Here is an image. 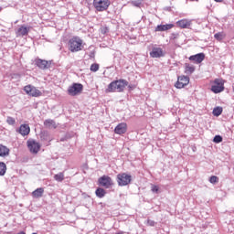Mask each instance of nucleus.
<instances>
[{
  "instance_id": "0eeeda50",
  "label": "nucleus",
  "mask_w": 234,
  "mask_h": 234,
  "mask_svg": "<svg viewBox=\"0 0 234 234\" xmlns=\"http://www.w3.org/2000/svg\"><path fill=\"white\" fill-rule=\"evenodd\" d=\"M212 92L215 94H218L219 92H222L224 90V80L220 79H216L214 80V85L211 87Z\"/></svg>"
},
{
  "instance_id": "39448f33",
  "label": "nucleus",
  "mask_w": 234,
  "mask_h": 234,
  "mask_svg": "<svg viewBox=\"0 0 234 234\" xmlns=\"http://www.w3.org/2000/svg\"><path fill=\"white\" fill-rule=\"evenodd\" d=\"M132 176L131 175L122 173L117 175V184L118 186H129L131 184Z\"/></svg>"
},
{
  "instance_id": "4468645a",
  "label": "nucleus",
  "mask_w": 234,
  "mask_h": 234,
  "mask_svg": "<svg viewBox=\"0 0 234 234\" xmlns=\"http://www.w3.org/2000/svg\"><path fill=\"white\" fill-rule=\"evenodd\" d=\"M30 32V27H27L25 26H21L17 31H16V37H24V36H28V33Z\"/></svg>"
},
{
  "instance_id": "a878e982",
  "label": "nucleus",
  "mask_w": 234,
  "mask_h": 234,
  "mask_svg": "<svg viewBox=\"0 0 234 234\" xmlns=\"http://www.w3.org/2000/svg\"><path fill=\"white\" fill-rule=\"evenodd\" d=\"M214 116H220L222 114V107H216L212 112Z\"/></svg>"
},
{
  "instance_id": "a211bd4d",
  "label": "nucleus",
  "mask_w": 234,
  "mask_h": 234,
  "mask_svg": "<svg viewBox=\"0 0 234 234\" xmlns=\"http://www.w3.org/2000/svg\"><path fill=\"white\" fill-rule=\"evenodd\" d=\"M173 24H166V25H159L156 27V32H165V30H171L173 28Z\"/></svg>"
},
{
  "instance_id": "f03ea898",
  "label": "nucleus",
  "mask_w": 234,
  "mask_h": 234,
  "mask_svg": "<svg viewBox=\"0 0 234 234\" xmlns=\"http://www.w3.org/2000/svg\"><path fill=\"white\" fill-rule=\"evenodd\" d=\"M68 46L70 52H80L83 50V40L80 37H73L69 40Z\"/></svg>"
},
{
  "instance_id": "b1692460",
  "label": "nucleus",
  "mask_w": 234,
  "mask_h": 234,
  "mask_svg": "<svg viewBox=\"0 0 234 234\" xmlns=\"http://www.w3.org/2000/svg\"><path fill=\"white\" fill-rule=\"evenodd\" d=\"M6 174V164L0 162V176H5Z\"/></svg>"
},
{
  "instance_id": "423d86ee",
  "label": "nucleus",
  "mask_w": 234,
  "mask_h": 234,
  "mask_svg": "<svg viewBox=\"0 0 234 234\" xmlns=\"http://www.w3.org/2000/svg\"><path fill=\"white\" fill-rule=\"evenodd\" d=\"M24 90L28 96H32L33 98H39L41 96V90H37L36 87L32 85H27L24 87Z\"/></svg>"
},
{
  "instance_id": "20e7f679",
  "label": "nucleus",
  "mask_w": 234,
  "mask_h": 234,
  "mask_svg": "<svg viewBox=\"0 0 234 234\" xmlns=\"http://www.w3.org/2000/svg\"><path fill=\"white\" fill-rule=\"evenodd\" d=\"M83 90V84L81 83H73L68 89V94L69 96H78V94H81Z\"/></svg>"
},
{
  "instance_id": "9b49d317",
  "label": "nucleus",
  "mask_w": 234,
  "mask_h": 234,
  "mask_svg": "<svg viewBox=\"0 0 234 234\" xmlns=\"http://www.w3.org/2000/svg\"><path fill=\"white\" fill-rule=\"evenodd\" d=\"M151 58H164L165 56V52L162 48H153L152 51L150 52Z\"/></svg>"
},
{
  "instance_id": "1a4fd4ad",
  "label": "nucleus",
  "mask_w": 234,
  "mask_h": 234,
  "mask_svg": "<svg viewBox=\"0 0 234 234\" xmlns=\"http://www.w3.org/2000/svg\"><path fill=\"white\" fill-rule=\"evenodd\" d=\"M186 85H189V77L180 76L178 77L177 81L175 84V87L176 89H184V87H186Z\"/></svg>"
},
{
  "instance_id": "f3484780",
  "label": "nucleus",
  "mask_w": 234,
  "mask_h": 234,
  "mask_svg": "<svg viewBox=\"0 0 234 234\" xmlns=\"http://www.w3.org/2000/svg\"><path fill=\"white\" fill-rule=\"evenodd\" d=\"M176 25L180 28H189V27H191V20L181 19L176 22Z\"/></svg>"
},
{
  "instance_id": "ddd939ff",
  "label": "nucleus",
  "mask_w": 234,
  "mask_h": 234,
  "mask_svg": "<svg viewBox=\"0 0 234 234\" xmlns=\"http://www.w3.org/2000/svg\"><path fill=\"white\" fill-rule=\"evenodd\" d=\"M115 134H125L127 133V123H119L114 129Z\"/></svg>"
},
{
  "instance_id": "2f4dec72",
  "label": "nucleus",
  "mask_w": 234,
  "mask_h": 234,
  "mask_svg": "<svg viewBox=\"0 0 234 234\" xmlns=\"http://www.w3.org/2000/svg\"><path fill=\"white\" fill-rule=\"evenodd\" d=\"M213 142H214V144H220L222 142V136L215 135Z\"/></svg>"
},
{
  "instance_id": "bb28decb",
  "label": "nucleus",
  "mask_w": 234,
  "mask_h": 234,
  "mask_svg": "<svg viewBox=\"0 0 234 234\" xmlns=\"http://www.w3.org/2000/svg\"><path fill=\"white\" fill-rule=\"evenodd\" d=\"M40 138L41 140H44V142L50 140V138L48 137V132H42L40 134Z\"/></svg>"
},
{
  "instance_id": "c85d7f7f",
  "label": "nucleus",
  "mask_w": 234,
  "mask_h": 234,
  "mask_svg": "<svg viewBox=\"0 0 234 234\" xmlns=\"http://www.w3.org/2000/svg\"><path fill=\"white\" fill-rule=\"evenodd\" d=\"M214 37H215V39H217L218 41H222V39H224V34H223V33H220V32L216 33V34L214 35Z\"/></svg>"
},
{
  "instance_id": "5701e85b",
  "label": "nucleus",
  "mask_w": 234,
  "mask_h": 234,
  "mask_svg": "<svg viewBox=\"0 0 234 234\" xmlns=\"http://www.w3.org/2000/svg\"><path fill=\"white\" fill-rule=\"evenodd\" d=\"M95 195H96V197H98V198H103V197H105V195H107V192L105 191V189H103L101 187H98L95 191Z\"/></svg>"
},
{
  "instance_id": "4c0bfd02",
  "label": "nucleus",
  "mask_w": 234,
  "mask_h": 234,
  "mask_svg": "<svg viewBox=\"0 0 234 234\" xmlns=\"http://www.w3.org/2000/svg\"><path fill=\"white\" fill-rule=\"evenodd\" d=\"M190 1H195V0H190Z\"/></svg>"
},
{
  "instance_id": "72a5a7b5",
  "label": "nucleus",
  "mask_w": 234,
  "mask_h": 234,
  "mask_svg": "<svg viewBox=\"0 0 234 234\" xmlns=\"http://www.w3.org/2000/svg\"><path fill=\"white\" fill-rule=\"evenodd\" d=\"M101 34H107V32H109V27H102L101 28Z\"/></svg>"
},
{
  "instance_id": "4be33fe9",
  "label": "nucleus",
  "mask_w": 234,
  "mask_h": 234,
  "mask_svg": "<svg viewBox=\"0 0 234 234\" xmlns=\"http://www.w3.org/2000/svg\"><path fill=\"white\" fill-rule=\"evenodd\" d=\"M43 193H45V189H43V187H39L33 191L32 195L35 198H41V197H43Z\"/></svg>"
},
{
  "instance_id": "dca6fc26",
  "label": "nucleus",
  "mask_w": 234,
  "mask_h": 234,
  "mask_svg": "<svg viewBox=\"0 0 234 234\" xmlns=\"http://www.w3.org/2000/svg\"><path fill=\"white\" fill-rule=\"evenodd\" d=\"M18 133L22 136H27V134H30V126L28 124H22L18 129Z\"/></svg>"
},
{
  "instance_id": "f8f14e48",
  "label": "nucleus",
  "mask_w": 234,
  "mask_h": 234,
  "mask_svg": "<svg viewBox=\"0 0 234 234\" xmlns=\"http://www.w3.org/2000/svg\"><path fill=\"white\" fill-rule=\"evenodd\" d=\"M204 59H206V55L204 53H198L189 57L190 61H194V63H197V64L202 63Z\"/></svg>"
},
{
  "instance_id": "2eb2a0df",
  "label": "nucleus",
  "mask_w": 234,
  "mask_h": 234,
  "mask_svg": "<svg viewBox=\"0 0 234 234\" xmlns=\"http://www.w3.org/2000/svg\"><path fill=\"white\" fill-rule=\"evenodd\" d=\"M36 65L42 70H45L46 69H48V67H50V62L38 58L36 60Z\"/></svg>"
},
{
  "instance_id": "473e14b6",
  "label": "nucleus",
  "mask_w": 234,
  "mask_h": 234,
  "mask_svg": "<svg viewBox=\"0 0 234 234\" xmlns=\"http://www.w3.org/2000/svg\"><path fill=\"white\" fill-rule=\"evenodd\" d=\"M6 122L8 125H15L16 124V119L12 117H7Z\"/></svg>"
},
{
  "instance_id": "6e6552de",
  "label": "nucleus",
  "mask_w": 234,
  "mask_h": 234,
  "mask_svg": "<svg viewBox=\"0 0 234 234\" xmlns=\"http://www.w3.org/2000/svg\"><path fill=\"white\" fill-rule=\"evenodd\" d=\"M98 183L102 187H105L106 189H109L111 186H113L114 183H112V178L109 176H102L98 179Z\"/></svg>"
},
{
  "instance_id": "cd10ccee",
  "label": "nucleus",
  "mask_w": 234,
  "mask_h": 234,
  "mask_svg": "<svg viewBox=\"0 0 234 234\" xmlns=\"http://www.w3.org/2000/svg\"><path fill=\"white\" fill-rule=\"evenodd\" d=\"M142 3H144V0H133V1H132L133 6H136L137 8H140L142 6Z\"/></svg>"
},
{
  "instance_id": "6ab92c4d",
  "label": "nucleus",
  "mask_w": 234,
  "mask_h": 234,
  "mask_svg": "<svg viewBox=\"0 0 234 234\" xmlns=\"http://www.w3.org/2000/svg\"><path fill=\"white\" fill-rule=\"evenodd\" d=\"M44 125L45 127H47V129H56V127H58L56 125V122L51 119H47L46 121H44Z\"/></svg>"
},
{
  "instance_id": "7ed1b4c3",
  "label": "nucleus",
  "mask_w": 234,
  "mask_h": 234,
  "mask_svg": "<svg viewBox=\"0 0 234 234\" xmlns=\"http://www.w3.org/2000/svg\"><path fill=\"white\" fill-rule=\"evenodd\" d=\"M93 6L98 12H105L111 6V0H93Z\"/></svg>"
},
{
  "instance_id": "f257e3e1",
  "label": "nucleus",
  "mask_w": 234,
  "mask_h": 234,
  "mask_svg": "<svg viewBox=\"0 0 234 234\" xmlns=\"http://www.w3.org/2000/svg\"><path fill=\"white\" fill-rule=\"evenodd\" d=\"M127 85H129V81L125 80H113L108 85L106 92H123Z\"/></svg>"
},
{
  "instance_id": "393cba45",
  "label": "nucleus",
  "mask_w": 234,
  "mask_h": 234,
  "mask_svg": "<svg viewBox=\"0 0 234 234\" xmlns=\"http://www.w3.org/2000/svg\"><path fill=\"white\" fill-rule=\"evenodd\" d=\"M54 179L57 180V182H63V180H65V175L63 173H58L54 176Z\"/></svg>"
},
{
  "instance_id": "7c9ffc66",
  "label": "nucleus",
  "mask_w": 234,
  "mask_h": 234,
  "mask_svg": "<svg viewBox=\"0 0 234 234\" xmlns=\"http://www.w3.org/2000/svg\"><path fill=\"white\" fill-rule=\"evenodd\" d=\"M210 184H218V177L217 176H212L209 178Z\"/></svg>"
},
{
  "instance_id": "f704fd0d",
  "label": "nucleus",
  "mask_w": 234,
  "mask_h": 234,
  "mask_svg": "<svg viewBox=\"0 0 234 234\" xmlns=\"http://www.w3.org/2000/svg\"><path fill=\"white\" fill-rule=\"evenodd\" d=\"M147 224L148 226L154 227L156 222H154V220L148 219Z\"/></svg>"
},
{
  "instance_id": "412c9836",
  "label": "nucleus",
  "mask_w": 234,
  "mask_h": 234,
  "mask_svg": "<svg viewBox=\"0 0 234 234\" xmlns=\"http://www.w3.org/2000/svg\"><path fill=\"white\" fill-rule=\"evenodd\" d=\"M196 68L189 63H186L185 64V72L187 74V76H191V74H193V72H195Z\"/></svg>"
},
{
  "instance_id": "aec40b11",
  "label": "nucleus",
  "mask_w": 234,
  "mask_h": 234,
  "mask_svg": "<svg viewBox=\"0 0 234 234\" xmlns=\"http://www.w3.org/2000/svg\"><path fill=\"white\" fill-rule=\"evenodd\" d=\"M9 154L10 149L3 144H0V156H2V158H5V156H8Z\"/></svg>"
},
{
  "instance_id": "c756f323",
  "label": "nucleus",
  "mask_w": 234,
  "mask_h": 234,
  "mask_svg": "<svg viewBox=\"0 0 234 234\" xmlns=\"http://www.w3.org/2000/svg\"><path fill=\"white\" fill-rule=\"evenodd\" d=\"M91 72H98L100 70V65L99 64H91L90 69Z\"/></svg>"
},
{
  "instance_id": "e433bc0d",
  "label": "nucleus",
  "mask_w": 234,
  "mask_h": 234,
  "mask_svg": "<svg viewBox=\"0 0 234 234\" xmlns=\"http://www.w3.org/2000/svg\"><path fill=\"white\" fill-rule=\"evenodd\" d=\"M158 186H152V191H153V193H158Z\"/></svg>"
},
{
  "instance_id": "9d476101",
  "label": "nucleus",
  "mask_w": 234,
  "mask_h": 234,
  "mask_svg": "<svg viewBox=\"0 0 234 234\" xmlns=\"http://www.w3.org/2000/svg\"><path fill=\"white\" fill-rule=\"evenodd\" d=\"M27 147L30 153H33L34 154H37V153H39V149H41V144H39V143L34 140H31V141H27Z\"/></svg>"
},
{
  "instance_id": "c9c22d12",
  "label": "nucleus",
  "mask_w": 234,
  "mask_h": 234,
  "mask_svg": "<svg viewBox=\"0 0 234 234\" xmlns=\"http://www.w3.org/2000/svg\"><path fill=\"white\" fill-rule=\"evenodd\" d=\"M90 58L91 59H94L95 56H96V52L95 51H90V54H89Z\"/></svg>"
}]
</instances>
